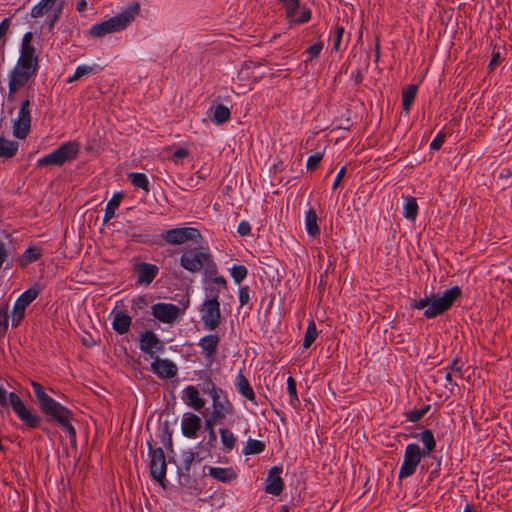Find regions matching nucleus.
I'll return each mask as SVG.
<instances>
[{"label":"nucleus","mask_w":512,"mask_h":512,"mask_svg":"<svg viewBox=\"0 0 512 512\" xmlns=\"http://www.w3.org/2000/svg\"><path fill=\"white\" fill-rule=\"evenodd\" d=\"M462 296V290L458 286L446 290L442 295L431 293L422 299H413L410 303L411 309H425L424 316L427 319L435 318L448 311L454 303Z\"/></svg>","instance_id":"obj_1"},{"label":"nucleus","mask_w":512,"mask_h":512,"mask_svg":"<svg viewBox=\"0 0 512 512\" xmlns=\"http://www.w3.org/2000/svg\"><path fill=\"white\" fill-rule=\"evenodd\" d=\"M140 12V4L133 2L126 8L122 9L117 15L102 21L101 23L94 24L89 34L92 37H103L107 34L119 32L124 30Z\"/></svg>","instance_id":"obj_2"},{"label":"nucleus","mask_w":512,"mask_h":512,"mask_svg":"<svg viewBox=\"0 0 512 512\" xmlns=\"http://www.w3.org/2000/svg\"><path fill=\"white\" fill-rule=\"evenodd\" d=\"M80 152V144L76 141H68L61 144L51 153L43 156L37 162L38 167H47L50 165L62 166L77 158Z\"/></svg>","instance_id":"obj_3"},{"label":"nucleus","mask_w":512,"mask_h":512,"mask_svg":"<svg viewBox=\"0 0 512 512\" xmlns=\"http://www.w3.org/2000/svg\"><path fill=\"white\" fill-rule=\"evenodd\" d=\"M209 299L205 300L201 309V320L204 328L207 330H215L221 323V311L219 302V290L210 289Z\"/></svg>","instance_id":"obj_4"},{"label":"nucleus","mask_w":512,"mask_h":512,"mask_svg":"<svg viewBox=\"0 0 512 512\" xmlns=\"http://www.w3.org/2000/svg\"><path fill=\"white\" fill-rule=\"evenodd\" d=\"M6 400L7 405L4 407L11 405L14 412L27 427H39L42 418L39 415L32 413L31 410L24 405L23 401L16 393L10 392L8 395L6 394Z\"/></svg>","instance_id":"obj_5"},{"label":"nucleus","mask_w":512,"mask_h":512,"mask_svg":"<svg viewBox=\"0 0 512 512\" xmlns=\"http://www.w3.org/2000/svg\"><path fill=\"white\" fill-rule=\"evenodd\" d=\"M40 284L36 283L25 290L16 300L12 311V326L17 327L25 316V310L41 293Z\"/></svg>","instance_id":"obj_6"},{"label":"nucleus","mask_w":512,"mask_h":512,"mask_svg":"<svg viewBox=\"0 0 512 512\" xmlns=\"http://www.w3.org/2000/svg\"><path fill=\"white\" fill-rule=\"evenodd\" d=\"M161 238L171 245H180L187 241H196L202 238L200 231L193 227H179L166 230L161 234Z\"/></svg>","instance_id":"obj_7"},{"label":"nucleus","mask_w":512,"mask_h":512,"mask_svg":"<svg viewBox=\"0 0 512 512\" xmlns=\"http://www.w3.org/2000/svg\"><path fill=\"white\" fill-rule=\"evenodd\" d=\"M29 95L22 101L18 112L17 119L13 122V135L18 139H25L31 129V112H30Z\"/></svg>","instance_id":"obj_8"},{"label":"nucleus","mask_w":512,"mask_h":512,"mask_svg":"<svg viewBox=\"0 0 512 512\" xmlns=\"http://www.w3.org/2000/svg\"><path fill=\"white\" fill-rule=\"evenodd\" d=\"M433 452L435 450H405L404 460L398 474L399 479L402 480L411 476L415 472L421 457L432 456L437 459Z\"/></svg>","instance_id":"obj_9"},{"label":"nucleus","mask_w":512,"mask_h":512,"mask_svg":"<svg viewBox=\"0 0 512 512\" xmlns=\"http://www.w3.org/2000/svg\"><path fill=\"white\" fill-rule=\"evenodd\" d=\"M209 260V253L201 247L185 251L180 257V265L187 271L196 273L203 269L205 261Z\"/></svg>","instance_id":"obj_10"},{"label":"nucleus","mask_w":512,"mask_h":512,"mask_svg":"<svg viewBox=\"0 0 512 512\" xmlns=\"http://www.w3.org/2000/svg\"><path fill=\"white\" fill-rule=\"evenodd\" d=\"M148 455L150 456V475L151 477L157 481L162 487H165L166 480V458L164 454V450H148Z\"/></svg>","instance_id":"obj_11"},{"label":"nucleus","mask_w":512,"mask_h":512,"mask_svg":"<svg viewBox=\"0 0 512 512\" xmlns=\"http://www.w3.org/2000/svg\"><path fill=\"white\" fill-rule=\"evenodd\" d=\"M37 74L36 70L31 68L26 69L23 66L17 64L14 69L11 71L9 76V95L10 98L13 94H15L20 88L24 87L26 83L32 79Z\"/></svg>","instance_id":"obj_12"},{"label":"nucleus","mask_w":512,"mask_h":512,"mask_svg":"<svg viewBox=\"0 0 512 512\" xmlns=\"http://www.w3.org/2000/svg\"><path fill=\"white\" fill-rule=\"evenodd\" d=\"M38 405L41 412L47 416L48 420H61L62 414H71V410L57 402L55 399L50 397L48 394L42 396L38 400Z\"/></svg>","instance_id":"obj_13"},{"label":"nucleus","mask_w":512,"mask_h":512,"mask_svg":"<svg viewBox=\"0 0 512 512\" xmlns=\"http://www.w3.org/2000/svg\"><path fill=\"white\" fill-rule=\"evenodd\" d=\"M213 410V420H224L226 415H232L234 413V406L229 401L227 396L223 393H216L211 396Z\"/></svg>","instance_id":"obj_14"},{"label":"nucleus","mask_w":512,"mask_h":512,"mask_svg":"<svg viewBox=\"0 0 512 512\" xmlns=\"http://www.w3.org/2000/svg\"><path fill=\"white\" fill-rule=\"evenodd\" d=\"M152 315L163 323H172L180 315V308L172 303H156L152 306Z\"/></svg>","instance_id":"obj_15"},{"label":"nucleus","mask_w":512,"mask_h":512,"mask_svg":"<svg viewBox=\"0 0 512 512\" xmlns=\"http://www.w3.org/2000/svg\"><path fill=\"white\" fill-rule=\"evenodd\" d=\"M164 349V343L157 337V335L147 330L140 335V350L145 354L150 355L152 358L155 357V353L162 352Z\"/></svg>","instance_id":"obj_16"},{"label":"nucleus","mask_w":512,"mask_h":512,"mask_svg":"<svg viewBox=\"0 0 512 512\" xmlns=\"http://www.w3.org/2000/svg\"><path fill=\"white\" fill-rule=\"evenodd\" d=\"M151 370L162 379H171L177 375L178 368L169 359L155 357L151 363Z\"/></svg>","instance_id":"obj_17"},{"label":"nucleus","mask_w":512,"mask_h":512,"mask_svg":"<svg viewBox=\"0 0 512 512\" xmlns=\"http://www.w3.org/2000/svg\"><path fill=\"white\" fill-rule=\"evenodd\" d=\"M219 342L220 339L217 334L205 335L198 342V346L201 348L204 358L210 363L214 361Z\"/></svg>","instance_id":"obj_18"},{"label":"nucleus","mask_w":512,"mask_h":512,"mask_svg":"<svg viewBox=\"0 0 512 512\" xmlns=\"http://www.w3.org/2000/svg\"><path fill=\"white\" fill-rule=\"evenodd\" d=\"M282 472V468L278 466H274L269 470L267 477V485L265 487V491L268 494H272L274 496H278L282 493L284 489V482L280 477Z\"/></svg>","instance_id":"obj_19"},{"label":"nucleus","mask_w":512,"mask_h":512,"mask_svg":"<svg viewBox=\"0 0 512 512\" xmlns=\"http://www.w3.org/2000/svg\"><path fill=\"white\" fill-rule=\"evenodd\" d=\"M135 270L138 275L137 284L149 285L158 275L159 267L155 264L143 262L137 264Z\"/></svg>","instance_id":"obj_20"},{"label":"nucleus","mask_w":512,"mask_h":512,"mask_svg":"<svg viewBox=\"0 0 512 512\" xmlns=\"http://www.w3.org/2000/svg\"><path fill=\"white\" fill-rule=\"evenodd\" d=\"M182 434L187 438H194L201 428V419L193 413H185L181 421Z\"/></svg>","instance_id":"obj_21"},{"label":"nucleus","mask_w":512,"mask_h":512,"mask_svg":"<svg viewBox=\"0 0 512 512\" xmlns=\"http://www.w3.org/2000/svg\"><path fill=\"white\" fill-rule=\"evenodd\" d=\"M17 64L23 66V68H31L38 71V56L36 55L35 48L33 46L21 47V54Z\"/></svg>","instance_id":"obj_22"},{"label":"nucleus","mask_w":512,"mask_h":512,"mask_svg":"<svg viewBox=\"0 0 512 512\" xmlns=\"http://www.w3.org/2000/svg\"><path fill=\"white\" fill-rule=\"evenodd\" d=\"M131 322V316H129L125 311H118L114 315L112 328L117 334L123 335L129 331Z\"/></svg>","instance_id":"obj_23"},{"label":"nucleus","mask_w":512,"mask_h":512,"mask_svg":"<svg viewBox=\"0 0 512 512\" xmlns=\"http://www.w3.org/2000/svg\"><path fill=\"white\" fill-rule=\"evenodd\" d=\"M235 386H236L238 392L243 397H245L246 399H248L252 402L255 401L256 395L254 393V390H253L252 386L250 385L248 379L246 378V376L243 374V372L241 370L239 371L238 375L236 376Z\"/></svg>","instance_id":"obj_24"},{"label":"nucleus","mask_w":512,"mask_h":512,"mask_svg":"<svg viewBox=\"0 0 512 512\" xmlns=\"http://www.w3.org/2000/svg\"><path fill=\"white\" fill-rule=\"evenodd\" d=\"M73 413L71 414H62L60 417L61 420H52L53 422H57L61 425L62 431L69 437L70 445L72 448H76V432L71 423Z\"/></svg>","instance_id":"obj_25"},{"label":"nucleus","mask_w":512,"mask_h":512,"mask_svg":"<svg viewBox=\"0 0 512 512\" xmlns=\"http://www.w3.org/2000/svg\"><path fill=\"white\" fill-rule=\"evenodd\" d=\"M209 475L214 479L227 483L237 477L233 468L209 467Z\"/></svg>","instance_id":"obj_26"},{"label":"nucleus","mask_w":512,"mask_h":512,"mask_svg":"<svg viewBox=\"0 0 512 512\" xmlns=\"http://www.w3.org/2000/svg\"><path fill=\"white\" fill-rule=\"evenodd\" d=\"M179 484L191 494L198 495L202 492V489L198 486L196 479L191 477L189 471L184 470L180 473Z\"/></svg>","instance_id":"obj_27"},{"label":"nucleus","mask_w":512,"mask_h":512,"mask_svg":"<svg viewBox=\"0 0 512 512\" xmlns=\"http://www.w3.org/2000/svg\"><path fill=\"white\" fill-rule=\"evenodd\" d=\"M187 403L195 410L200 411L205 407V400L199 396V391L196 387L190 385L185 388Z\"/></svg>","instance_id":"obj_28"},{"label":"nucleus","mask_w":512,"mask_h":512,"mask_svg":"<svg viewBox=\"0 0 512 512\" xmlns=\"http://www.w3.org/2000/svg\"><path fill=\"white\" fill-rule=\"evenodd\" d=\"M199 379L202 381L201 390L203 393L209 394L210 396L216 393H223L221 388L216 387L212 381L211 375L206 371H200Z\"/></svg>","instance_id":"obj_29"},{"label":"nucleus","mask_w":512,"mask_h":512,"mask_svg":"<svg viewBox=\"0 0 512 512\" xmlns=\"http://www.w3.org/2000/svg\"><path fill=\"white\" fill-rule=\"evenodd\" d=\"M306 230L309 236L316 237L320 234L318 225V216L314 209L310 208L306 213L305 218Z\"/></svg>","instance_id":"obj_30"},{"label":"nucleus","mask_w":512,"mask_h":512,"mask_svg":"<svg viewBox=\"0 0 512 512\" xmlns=\"http://www.w3.org/2000/svg\"><path fill=\"white\" fill-rule=\"evenodd\" d=\"M124 195L121 192L115 193L106 205L103 222L107 223L115 216V211L120 206Z\"/></svg>","instance_id":"obj_31"},{"label":"nucleus","mask_w":512,"mask_h":512,"mask_svg":"<svg viewBox=\"0 0 512 512\" xmlns=\"http://www.w3.org/2000/svg\"><path fill=\"white\" fill-rule=\"evenodd\" d=\"M18 147L17 141L7 140L4 136H0V157H13L18 151Z\"/></svg>","instance_id":"obj_32"},{"label":"nucleus","mask_w":512,"mask_h":512,"mask_svg":"<svg viewBox=\"0 0 512 512\" xmlns=\"http://www.w3.org/2000/svg\"><path fill=\"white\" fill-rule=\"evenodd\" d=\"M418 86L414 84L407 85L402 90V107L403 110L409 112L411 106L415 100L417 94Z\"/></svg>","instance_id":"obj_33"},{"label":"nucleus","mask_w":512,"mask_h":512,"mask_svg":"<svg viewBox=\"0 0 512 512\" xmlns=\"http://www.w3.org/2000/svg\"><path fill=\"white\" fill-rule=\"evenodd\" d=\"M42 256V251L40 248L36 246H29L19 259L20 266L24 267L30 263H33L40 259Z\"/></svg>","instance_id":"obj_34"},{"label":"nucleus","mask_w":512,"mask_h":512,"mask_svg":"<svg viewBox=\"0 0 512 512\" xmlns=\"http://www.w3.org/2000/svg\"><path fill=\"white\" fill-rule=\"evenodd\" d=\"M57 0H41L37 5L31 9L32 18H40L44 16L48 11L55 8Z\"/></svg>","instance_id":"obj_35"},{"label":"nucleus","mask_w":512,"mask_h":512,"mask_svg":"<svg viewBox=\"0 0 512 512\" xmlns=\"http://www.w3.org/2000/svg\"><path fill=\"white\" fill-rule=\"evenodd\" d=\"M129 181L136 188L144 190L146 193L150 191V184L147 176L144 173L132 172L127 175Z\"/></svg>","instance_id":"obj_36"},{"label":"nucleus","mask_w":512,"mask_h":512,"mask_svg":"<svg viewBox=\"0 0 512 512\" xmlns=\"http://www.w3.org/2000/svg\"><path fill=\"white\" fill-rule=\"evenodd\" d=\"M230 117H231L230 109L223 104H218L215 107L212 121L216 124H223V123L227 122L230 119Z\"/></svg>","instance_id":"obj_37"},{"label":"nucleus","mask_w":512,"mask_h":512,"mask_svg":"<svg viewBox=\"0 0 512 512\" xmlns=\"http://www.w3.org/2000/svg\"><path fill=\"white\" fill-rule=\"evenodd\" d=\"M318 335L317 327L314 320H310L305 332V336L303 339V348L307 349L309 348L314 341L316 340Z\"/></svg>","instance_id":"obj_38"},{"label":"nucleus","mask_w":512,"mask_h":512,"mask_svg":"<svg viewBox=\"0 0 512 512\" xmlns=\"http://www.w3.org/2000/svg\"><path fill=\"white\" fill-rule=\"evenodd\" d=\"M287 392L289 395L290 405L293 408H297L300 404V401L297 396L296 380L292 376H289L287 379Z\"/></svg>","instance_id":"obj_39"},{"label":"nucleus","mask_w":512,"mask_h":512,"mask_svg":"<svg viewBox=\"0 0 512 512\" xmlns=\"http://www.w3.org/2000/svg\"><path fill=\"white\" fill-rule=\"evenodd\" d=\"M100 68H97V66H78L74 72V74L68 78L67 82L72 83L74 81L79 80L81 77L89 74H95L97 73Z\"/></svg>","instance_id":"obj_40"},{"label":"nucleus","mask_w":512,"mask_h":512,"mask_svg":"<svg viewBox=\"0 0 512 512\" xmlns=\"http://www.w3.org/2000/svg\"><path fill=\"white\" fill-rule=\"evenodd\" d=\"M63 7H64V2H60L59 4H57L56 7L53 9L52 15H50L48 17V19L46 20L47 30L50 33L53 32L56 23L60 20Z\"/></svg>","instance_id":"obj_41"},{"label":"nucleus","mask_w":512,"mask_h":512,"mask_svg":"<svg viewBox=\"0 0 512 512\" xmlns=\"http://www.w3.org/2000/svg\"><path fill=\"white\" fill-rule=\"evenodd\" d=\"M404 216L409 220H415L418 213V204L414 197H408L404 207Z\"/></svg>","instance_id":"obj_42"},{"label":"nucleus","mask_w":512,"mask_h":512,"mask_svg":"<svg viewBox=\"0 0 512 512\" xmlns=\"http://www.w3.org/2000/svg\"><path fill=\"white\" fill-rule=\"evenodd\" d=\"M220 437L225 448H234L236 444V438L231 430L228 428L220 429Z\"/></svg>","instance_id":"obj_43"},{"label":"nucleus","mask_w":512,"mask_h":512,"mask_svg":"<svg viewBox=\"0 0 512 512\" xmlns=\"http://www.w3.org/2000/svg\"><path fill=\"white\" fill-rule=\"evenodd\" d=\"M231 276L235 283L240 284L247 276L248 270L244 265H234L231 269Z\"/></svg>","instance_id":"obj_44"},{"label":"nucleus","mask_w":512,"mask_h":512,"mask_svg":"<svg viewBox=\"0 0 512 512\" xmlns=\"http://www.w3.org/2000/svg\"><path fill=\"white\" fill-rule=\"evenodd\" d=\"M420 440L422 441L424 448H435L436 446L433 432L429 429L423 430L420 433Z\"/></svg>","instance_id":"obj_45"},{"label":"nucleus","mask_w":512,"mask_h":512,"mask_svg":"<svg viewBox=\"0 0 512 512\" xmlns=\"http://www.w3.org/2000/svg\"><path fill=\"white\" fill-rule=\"evenodd\" d=\"M161 431H162V435H161L162 443L164 444V446H166V448H172L173 447L172 432L170 431L169 424L167 422H165L162 425Z\"/></svg>","instance_id":"obj_46"},{"label":"nucleus","mask_w":512,"mask_h":512,"mask_svg":"<svg viewBox=\"0 0 512 512\" xmlns=\"http://www.w3.org/2000/svg\"><path fill=\"white\" fill-rule=\"evenodd\" d=\"M286 9L287 17H294L300 7L299 0H284L281 2Z\"/></svg>","instance_id":"obj_47"},{"label":"nucleus","mask_w":512,"mask_h":512,"mask_svg":"<svg viewBox=\"0 0 512 512\" xmlns=\"http://www.w3.org/2000/svg\"><path fill=\"white\" fill-rule=\"evenodd\" d=\"M205 275L211 278L217 276L218 268L216 263L213 261L211 254H209V260L205 261L204 264Z\"/></svg>","instance_id":"obj_48"},{"label":"nucleus","mask_w":512,"mask_h":512,"mask_svg":"<svg viewBox=\"0 0 512 512\" xmlns=\"http://www.w3.org/2000/svg\"><path fill=\"white\" fill-rule=\"evenodd\" d=\"M195 456L196 454L193 452V450L184 451L182 455L183 466L181 470L190 471L191 465L195 460Z\"/></svg>","instance_id":"obj_49"},{"label":"nucleus","mask_w":512,"mask_h":512,"mask_svg":"<svg viewBox=\"0 0 512 512\" xmlns=\"http://www.w3.org/2000/svg\"><path fill=\"white\" fill-rule=\"evenodd\" d=\"M322 158H323V154L320 152L310 155L307 159V164H306L307 170L314 171L318 167Z\"/></svg>","instance_id":"obj_50"},{"label":"nucleus","mask_w":512,"mask_h":512,"mask_svg":"<svg viewBox=\"0 0 512 512\" xmlns=\"http://www.w3.org/2000/svg\"><path fill=\"white\" fill-rule=\"evenodd\" d=\"M464 367V363L461 359L455 358L449 366L446 367V370L451 371V373L458 374L459 377H462V369Z\"/></svg>","instance_id":"obj_51"},{"label":"nucleus","mask_w":512,"mask_h":512,"mask_svg":"<svg viewBox=\"0 0 512 512\" xmlns=\"http://www.w3.org/2000/svg\"><path fill=\"white\" fill-rule=\"evenodd\" d=\"M249 434H250V429H246L244 431V435L247 437V441H246L244 448H265L264 442L252 439Z\"/></svg>","instance_id":"obj_52"},{"label":"nucleus","mask_w":512,"mask_h":512,"mask_svg":"<svg viewBox=\"0 0 512 512\" xmlns=\"http://www.w3.org/2000/svg\"><path fill=\"white\" fill-rule=\"evenodd\" d=\"M323 49V43L321 41H318L314 43L313 45L309 46L306 52L310 54V59L312 60L315 57H318Z\"/></svg>","instance_id":"obj_53"},{"label":"nucleus","mask_w":512,"mask_h":512,"mask_svg":"<svg viewBox=\"0 0 512 512\" xmlns=\"http://www.w3.org/2000/svg\"><path fill=\"white\" fill-rule=\"evenodd\" d=\"M406 419L410 422H417L419 421L422 417H424V415L422 414V412L420 411V409H412V410H409V411H406L404 413Z\"/></svg>","instance_id":"obj_54"},{"label":"nucleus","mask_w":512,"mask_h":512,"mask_svg":"<svg viewBox=\"0 0 512 512\" xmlns=\"http://www.w3.org/2000/svg\"><path fill=\"white\" fill-rule=\"evenodd\" d=\"M249 287L248 286H241L240 289H239V303H240V306H244L246 305L249 300H250V295H249Z\"/></svg>","instance_id":"obj_55"},{"label":"nucleus","mask_w":512,"mask_h":512,"mask_svg":"<svg viewBox=\"0 0 512 512\" xmlns=\"http://www.w3.org/2000/svg\"><path fill=\"white\" fill-rule=\"evenodd\" d=\"M343 34H344V27L337 26L336 31H335V37H334V44H333L334 51H338L340 49V43H341Z\"/></svg>","instance_id":"obj_56"},{"label":"nucleus","mask_w":512,"mask_h":512,"mask_svg":"<svg viewBox=\"0 0 512 512\" xmlns=\"http://www.w3.org/2000/svg\"><path fill=\"white\" fill-rule=\"evenodd\" d=\"M445 141V134L439 132L430 144L431 150H439Z\"/></svg>","instance_id":"obj_57"},{"label":"nucleus","mask_w":512,"mask_h":512,"mask_svg":"<svg viewBox=\"0 0 512 512\" xmlns=\"http://www.w3.org/2000/svg\"><path fill=\"white\" fill-rule=\"evenodd\" d=\"M9 315H8V305L0 307V326L8 327Z\"/></svg>","instance_id":"obj_58"},{"label":"nucleus","mask_w":512,"mask_h":512,"mask_svg":"<svg viewBox=\"0 0 512 512\" xmlns=\"http://www.w3.org/2000/svg\"><path fill=\"white\" fill-rule=\"evenodd\" d=\"M31 386H32V388H33V392H34V394H35V396H36V398H37V401H38L40 398H42V396H44V395H46V394H47V393L45 392L44 387H43L40 383H38V382H36V381H32V382H31Z\"/></svg>","instance_id":"obj_59"},{"label":"nucleus","mask_w":512,"mask_h":512,"mask_svg":"<svg viewBox=\"0 0 512 512\" xmlns=\"http://www.w3.org/2000/svg\"><path fill=\"white\" fill-rule=\"evenodd\" d=\"M237 232L241 235V236H247L251 233V225L249 224L248 221H241L238 225V228H237Z\"/></svg>","instance_id":"obj_60"},{"label":"nucleus","mask_w":512,"mask_h":512,"mask_svg":"<svg viewBox=\"0 0 512 512\" xmlns=\"http://www.w3.org/2000/svg\"><path fill=\"white\" fill-rule=\"evenodd\" d=\"M311 18V10L308 8H304L301 12V15L295 20L296 23L302 24L306 23Z\"/></svg>","instance_id":"obj_61"},{"label":"nucleus","mask_w":512,"mask_h":512,"mask_svg":"<svg viewBox=\"0 0 512 512\" xmlns=\"http://www.w3.org/2000/svg\"><path fill=\"white\" fill-rule=\"evenodd\" d=\"M346 173V167L343 166L337 173L336 177H335V180L333 182V185H332V189L335 190L337 189V187L340 185V183L342 182L343 180V177Z\"/></svg>","instance_id":"obj_62"},{"label":"nucleus","mask_w":512,"mask_h":512,"mask_svg":"<svg viewBox=\"0 0 512 512\" xmlns=\"http://www.w3.org/2000/svg\"><path fill=\"white\" fill-rule=\"evenodd\" d=\"M189 156V150L184 147H179L173 153V157L176 159H183Z\"/></svg>","instance_id":"obj_63"},{"label":"nucleus","mask_w":512,"mask_h":512,"mask_svg":"<svg viewBox=\"0 0 512 512\" xmlns=\"http://www.w3.org/2000/svg\"><path fill=\"white\" fill-rule=\"evenodd\" d=\"M148 305V300L146 296H139L136 299H133V307L136 306L138 309H142L143 307Z\"/></svg>","instance_id":"obj_64"}]
</instances>
